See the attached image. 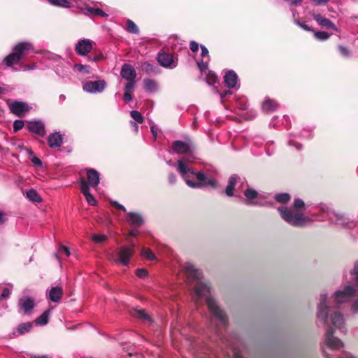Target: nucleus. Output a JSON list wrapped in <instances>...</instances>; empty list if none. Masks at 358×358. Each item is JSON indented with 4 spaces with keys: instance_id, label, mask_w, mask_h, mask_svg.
I'll return each instance as SVG.
<instances>
[{
    "instance_id": "nucleus-20",
    "label": "nucleus",
    "mask_w": 358,
    "mask_h": 358,
    "mask_svg": "<svg viewBox=\"0 0 358 358\" xmlns=\"http://www.w3.org/2000/svg\"><path fill=\"white\" fill-rule=\"evenodd\" d=\"M63 294V289L61 287H52L47 293L48 299L52 302H58Z\"/></svg>"
},
{
    "instance_id": "nucleus-9",
    "label": "nucleus",
    "mask_w": 358,
    "mask_h": 358,
    "mask_svg": "<svg viewBox=\"0 0 358 358\" xmlns=\"http://www.w3.org/2000/svg\"><path fill=\"white\" fill-rule=\"evenodd\" d=\"M157 59L159 64L166 69H173L178 65L177 60L170 53L160 52L158 54Z\"/></svg>"
},
{
    "instance_id": "nucleus-41",
    "label": "nucleus",
    "mask_w": 358,
    "mask_h": 358,
    "mask_svg": "<svg viewBox=\"0 0 358 358\" xmlns=\"http://www.w3.org/2000/svg\"><path fill=\"white\" fill-rule=\"evenodd\" d=\"M131 117L138 123L143 122V117L140 112L137 110H131L130 112Z\"/></svg>"
},
{
    "instance_id": "nucleus-30",
    "label": "nucleus",
    "mask_w": 358,
    "mask_h": 358,
    "mask_svg": "<svg viewBox=\"0 0 358 358\" xmlns=\"http://www.w3.org/2000/svg\"><path fill=\"white\" fill-rule=\"evenodd\" d=\"M51 5L62 7V8H69L71 7V2L68 0H47Z\"/></svg>"
},
{
    "instance_id": "nucleus-38",
    "label": "nucleus",
    "mask_w": 358,
    "mask_h": 358,
    "mask_svg": "<svg viewBox=\"0 0 358 358\" xmlns=\"http://www.w3.org/2000/svg\"><path fill=\"white\" fill-rule=\"evenodd\" d=\"M350 275L353 278L355 282L358 285V262H355L353 268L350 270Z\"/></svg>"
},
{
    "instance_id": "nucleus-57",
    "label": "nucleus",
    "mask_w": 358,
    "mask_h": 358,
    "mask_svg": "<svg viewBox=\"0 0 358 358\" xmlns=\"http://www.w3.org/2000/svg\"><path fill=\"white\" fill-rule=\"evenodd\" d=\"M285 1H288L290 3L292 6H298L302 1V0H285Z\"/></svg>"
},
{
    "instance_id": "nucleus-64",
    "label": "nucleus",
    "mask_w": 358,
    "mask_h": 358,
    "mask_svg": "<svg viewBox=\"0 0 358 358\" xmlns=\"http://www.w3.org/2000/svg\"><path fill=\"white\" fill-rule=\"evenodd\" d=\"M138 234V231H135V230H131L129 231V235L131 236H136Z\"/></svg>"
},
{
    "instance_id": "nucleus-59",
    "label": "nucleus",
    "mask_w": 358,
    "mask_h": 358,
    "mask_svg": "<svg viewBox=\"0 0 358 358\" xmlns=\"http://www.w3.org/2000/svg\"><path fill=\"white\" fill-rule=\"evenodd\" d=\"M151 132H152L154 138H155L157 135V129L155 127V126L151 127Z\"/></svg>"
},
{
    "instance_id": "nucleus-19",
    "label": "nucleus",
    "mask_w": 358,
    "mask_h": 358,
    "mask_svg": "<svg viewBox=\"0 0 358 358\" xmlns=\"http://www.w3.org/2000/svg\"><path fill=\"white\" fill-rule=\"evenodd\" d=\"M87 183L89 187H96L99 185L100 182L99 173L95 169H90L87 170Z\"/></svg>"
},
{
    "instance_id": "nucleus-40",
    "label": "nucleus",
    "mask_w": 358,
    "mask_h": 358,
    "mask_svg": "<svg viewBox=\"0 0 358 358\" xmlns=\"http://www.w3.org/2000/svg\"><path fill=\"white\" fill-rule=\"evenodd\" d=\"M215 92L218 94L220 99L221 101H222V102H224L226 99H229V96L233 95V92H234V91H231V90L215 91Z\"/></svg>"
},
{
    "instance_id": "nucleus-29",
    "label": "nucleus",
    "mask_w": 358,
    "mask_h": 358,
    "mask_svg": "<svg viewBox=\"0 0 358 358\" xmlns=\"http://www.w3.org/2000/svg\"><path fill=\"white\" fill-rule=\"evenodd\" d=\"M126 30L129 33L134 34H139V29L137 27V25L131 20L128 19L126 21Z\"/></svg>"
},
{
    "instance_id": "nucleus-32",
    "label": "nucleus",
    "mask_w": 358,
    "mask_h": 358,
    "mask_svg": "<svg viewBox=\"0 0 358 358\" xmlns=\"http://www.w3.org/2000/svg\"><path fill=\"white\" fill-rule=\"evenodd\" d=\"M291 199L290 195L288 193H280L277 194L275 196V199L277 202L281 203H287Z\"/></svg>"
},
{
    "instance_id": "nucleus-44",
    "label": "nucleus",
    "mask_w": 358,
    "mask_h": 358,
    "mask_svg": "<svg viewBox=\"0 0 358 358\" xmlns=\"http://www.w3.org/2000/svg\"><path fill=\"white\" fill-rule=\"evenodd\" d=\"M196 63H197V66H198L199 69L201 72L206 71L208 69V63L207 61L201 60V61H198Z\"/></svg>"
},
{
    "instance_id": "nucleus-54",
    "label": "nucleus",
    "mask_w": 358,
    "mask_h": 358,
    "mask_svg": "<svg viewBox=\"0 0 358 358\" xmlns=\"http://www.w3.org/2000/svg\"><path fill=\"white\" fill-rule=\"evenodd\" d=\"M329 0H310L315 6L326 4Z\"/></svg>"
},
{
    "instance_id": "nucleus-18",
    "label": "nucleus",
    "mask_w": 358,
    "mask_h": 358,
    "mask_svg": "<svg viewBox=\"0 0 358 358\" xmlns=\"http://www.w3.org/2000/svg\"><path fill=\"white\" fill-rule=\"evenodd\" d=\"M279 107V103L270 98H266L262 103V109L264 113H271L275 111Z\"/></svg>"
},
{
    "instance_id": "nucleus-43",
    "label": "nucleus",
    "mask_w": 358,
    "mask_h": 358,
    "mask_svg": "<svg viewBox=\"0 0 358 358\" xmlns=\"http://www.w3.org/2000/svg\"><path fill=\"white\" fill-rule=\"evenodd\" d=\"M107 239V237L103 234H94L92 236V240L96 243H101L104 242Z\"/></svg>"
},
{
    "instance_id": "nucleus-6",
    "label": "nucleus",
    "mask_w": 358,
    "mask_h": 358,
    "mask_svg": "<svg viewBox=\"0 0 358 358\" xmlns=\"http://www.w3.org/2000/svg\"><path fill=\"white\" fill-rule=\"evenodd\" d=\"M34 50V46L29 42H21L17 43L13 48V52L4 58L6 64L11 66L15 64H17L22 57Z\"/></svg>"
},
{
    "instance_id": "nucleus-26",
    "label": "nucleus",
    "mask_w": 358,
    "mask_h": 358,
    "mask_svg": "<svg viewBox=\"0 0 358 358\" xmlns=\"http://www.w3.org/2000/svg\"><path fill=\"white\" fill-rule=\"evenodd\" d=\"M57 74L61 77L64 81L71 80L70 69L68 66H60L57 68Z\"/></svg>"
},
{
    "instance_id": "nucleus-23",
    "label": "nucleus",
    "mask_w": 358,
    "mask_h": 358,
    "mask_svg": "<svg viewBox=\"0 0 358 358\" xmlns=\"http://www.w3.org/2000/svg\"><path fill=\"white\" fill-rule=\"evenodd\" d=\"M19 305L24 313L28 314L34 307V301L30 298H22L20 299Z\"/></svg>"
},
{
    "instance_id": "nucleus-2",
    "label": "nucleus",
    "mask_w": 358,
    "mask_h": 358,
    "mask_svg": "<svg viewBox=\"0 0 358 358\" xmlns=\"http://www.w3.org/2000/svg\"><path fill=\"white\" fill-rule=\"evenodd\" d=\"M192 143L188 141H175L172 143L173 151L179 155H187L186 157L177 162V169L187 186L193 189H201L206 187L215 188L216 180L203 172H195L187 162L193 160L192 156Z\"/></svg>"
},
{
    "instance_id": "nucleus-31",
    "label": "nucleus",
    "mask_w": 358,
    "mask_h": 358,
    "mask_svg": "<svg viewBox=\"0 0 358 358\" xmlns=\"http://www.w3.org/2000/svg\"><path fill=\"white\" fill-rule=\"evenodd\" d=\"M50 315V310L45 311L42 315H41L36 320V324L38 325H45L48 322Z\"/></svg>"
},
{
    "instance_id": "nucleus-17",
    "label": "nucleus",
    "mask_w": 358,
    "mask_h": 358,
    "mask_svg": "<svg viewBox=\"0 0 358 358\" xmlns=\"http://www.w3.org/2000/svg\"><path fill=\"white\" fill-rule=\"evenodd\" d=\"M80 189L87 203L91 206H96V201L94 196L90 193L88 184L84 179L80 180Z\"/></svg>"
},
{
    "instance_id": "nucleus-5",
    "label": "nucleus",
    "mask_w": 358,
    "mask_h": 358,
    "mask_svg": "<svg viewBox=\"0 0 358 358\" xmlns=\"http://www.w3.org/2000/svg\"><path fill=\"white\" fill-rule=\"evenodd\" d=\"M317 209L318 215L315 218L317 221L329 220L331 223L343 228H352L355 226V223L349 218L343 215L336 213L327 204L321 203L317 207Z\"/></svg>"
},
{
    "instance_id": "nucleus-7",
    "label": "nucleus",
    "mask_w": 358,
    "mask_h": 358,
    "mask_svg": "<svg viewBox=\"0 0 358 358\" xmlns=\"http://www.w3.org/2000/svg\"><path fill=\"white\" fill-rule=\"evenodd\" d=\"M121 76L128 80L124 90H133L135 86L134 80L136 76V70L133 66L129 64H124L122 66Z\"/></svg>"
},
{
    "instance_id": "nucleus-1",
    "label": "nucleus",
    "mask_w": 358,
    "mask_h": 358,
    "mask_svg": "<svg viewBox=\"0 0 358 358\" xmlns=\"http://www.w3.org/2000/svg\"><path fill=\"white\" fill-rule=\"evenodd\" d=\"M345 279L351 285L346 286L343 290L335 292L331 299H329L326 294H321L316 313L317 317L320 320L327 324L329 322L335 329L344 334L348 330L345 325V318L340 312L343 304L350 303L351 312L353 314H358V295L353 287V286L358 287V285L350 275V272L345 275Z\"/></svg>"
},
{
    "instance_id": "nucleus-22",
    "label": "nucleus",
    "mask_w": 358,
    "mask_h": 358,
    "mask_svg": "<svg viewBox=\"0 0 358 358\" xmlns=\"http://www.w3.org/2000/svg\"><path fill=\"white\" fill-rule=\"evenodd\" d=\"M62 140V136L59 133L55 132L50 135L48 142L51 148H57L61 146Z\"/></svg>"
},
{
    "instance_id": "nucleus-12",
    "label": "nucleus",
    "mask_w": 358,
    "mask_h": 358,
    "mask_svg": "<svg viewBox=\"0 0 358 358\" xmlns=\"http://www.w3.org/2000/svg\"><path fill=\"white\" fill-rule=\"evenodd\" d=\"M8 106L10 112L17 116H22L29 110L28 105L22 101H13Z\"/></svg>"
},
{
    "instance_id": "nucleus-13",
    "label": "nucleus",
    "mask_w": 358,
    "mask_h": 358,
    "mask_svg": "<svg viewBox=\"0 0 358 358\" xmlns=\"http://www.w3.org/2000/svg\"><path fill=\"white\" fill-rule=\"evenodd\" d=\"M224 82L226 87L229 89H238L240 87L238 75L233 70H229L226 72L224 76Z\"/></svg>"
},
{
    "instance_id": "nucleus-55",
    "label": "nucleus",
    "mask_w": 358,
    "mask_h": 358,
    "mask_svg": "<svg viewBox=\"0 0 358 358\" xmlns=\"http://www.w3.org/2000/svg\"><path fill=\"white\" fill-rule=\"evenodd\" d=\"M200 48H201V56H203V57H205V56L208 57V50L206 48V47L204 46L203 45H201Z\"/></svg>"
},
{
    "instance_id": "nucleus-50",
    "label": "nucleus",
    "mask_w": 358,
    "mask_h": 358,
    "mask_svg": "<svg viewBox=\"0 0 358 358\" xmlns=\"http://www.w3.org/2000/svg\"><path fill=\"white\" fill-rule=\"evenodd\" d=\"M110 203L115 207L118 210H123L124 212H127V210L126 208L120 203H119L118 202L115 201H110Z\"/></svg>"
},
{
    "instance_id": "nucleus-47",
    "label": "nucleus",
    "mask_w": 358,
    "mask_h": 358,
    "mask_svg": "<svg viewBox=\"0 0 358 358\" xmlns=\"http://www.w3.org/2000/svg\"><path fill=\"white\" fill-rule=\"evenodd\" d=\"M338 49H339V51H340L341 54L343 56H344L345 57H350V51L348 50V49L346 47H345L343 45H339L338 46Z\"/></svg>"
},
{
    "instance_id": "nucleus-8",
    "label": "nucleus",
    "mask_w": 358,
    "mask_h": 358,
    "mask_svg": "<svg viewBox=\"0 0 358 358\" xmlns=\"http://www.w3.org/2000/svg\"><path fill=\"white\" fill-rule=\"evenodd\" d=\"M135 250L132 248L122 246L117 252L115 262L123 266H127Z\"/></svg>"
},
{
    "instance_id": "nucleus-14",
    "label": "nucleus",
    "mask_w": 358,
    "mask_h": 358,
    "mask_svg": "<svg viewBox=\"0 0 358 358\" xmlns=\"http://www.w3.org/2000/svg\"><path fill=\"white\" fill-rule=\"evenodd\" d=\"M311 15L320 27L338 31V27L330 20L323 17L320 13H313Z\"/></svg>"
},
{
    "instance_id": "nucleus-25",
    "label": "nucleus",
    "mask_w": 358,
    "mask_h": 358,
    "mask_svg": "<svg viewBox=\"0 0 358 358\" xmlns=\"http://www.w3.org/2000/svg\"><path fill=\"white\" fill-rule=\"evenodd\" d=\"M238 180H241V178L236 175L231 176L229 178L228 185L225 189V193L227 196H234V190L235 188V185L237 183Z\"/></svg>"
},
{
    "instance_id": "nucleus-45",
    "label": "nucleus",
    "mask_w": 358,
    "mask_h": 358,
    "mask_svg": "<svg viewBox=\"0 0 358 358\" xmlns=\"http://www.w3.org/2000/svg\"><path fill=\"white\" fill-rule=\"evenodd\" d=\"M24 126V122L20 120H16L13 122V129L15 131H17L21 129H22Z\"/></svg>"
},
{
    "instance_id": "nucleus-10",
    "label": "nucleus",
    "mask_w": 358,
    "mask_h": 358,
    "mask_svg": "<svg viewBox=\"0 0 358 358\" xmlns=\"http://www.w3.org/2000/svg\"><path fill=\"white\" fill-rule=\"evenodd\" d=\"M247 200V204L253 206H264L266 202L263 201L262 196L255 189L248 188L244 192Z\"/></svg>"
},
{
    "instance_id": "nucleus-16",
    "label": "nucleus",
    "mask_w": 358,
    "mask_h": 358,
    "mask_svg": "<svg viewBox=\"0 0 358 358\" xmlns=\"http://www.w3.org/2000/svg\"><path fill=\"white\" fill-rule=\"evenodd\" d=\"M184 270L189 278L199 280L202 277V273L189 262L185 263Z\"/></svg>"
},
{
    "instance_id": "nucleus-21",
    "label": "nucleus",
    "mask_w": 358,
    "mask_h": 358,
    "mask_svg": "<svg viewBox=\"0 0 358 358\" xmlns=\"http://www.w3.org/2000/svg\"><path fill=\"white\" fill-rule=\"evenodd\" d=\"M106 83L104 80L88 81L83 85V90H104Z\"/></svg>"
},
{
    "instance_id": "nucleus-33",
    "label": "nucleus",
    "mask_w": 358,
    "mask_h": 358,
    "mask_svg": "<svg viewBox=\"0 0 358 358\" xmlns=\"http://www.w3.org/2000/svg\"><path fill=\"white\" fill-rule=\"evenodd\" d=\"M141 254L142 257L148 260H155L156 259V256L152 251L147 248H143Z\"/></svg>"
},
{
    "instance_id": "nucleus-62",
    "label": "nucleus",
    "mask_w": 358,
    "mask_h": 358,
    "mask_svg": "<svg viewBox=\"0 0 358 358\" xmlns=\"http://www.w3.org/2000/svg\"><path fill=\"white\" fill-rule=\"evenodd\" d=\"M96 15H99V16H101V17H108V14L106 13L103 10H102L101 9L99 10V12L98 13V14Z\"/></svg>"
},
{
    "instance_id": "nucleus-42",
    "label": "nucleus",
    "mask_w": 358,
    "mask_h": 358,
    "mask_svg": "<svg viewBox=\"0 0 358 358\" xmlns=\"http://www.w3.org/2000/svg\"><path fill=\"white\" fill-rule=\"evenodd\" d=\"M27 153L31 156L32 157L31 158V161L36 165V166H41L43 163H42V161L38 158L37 157H35L34 155V152L32 150H29V149H27Z\"/></svg>"
},
{
    "instance_id": "nucleus-60",
    "label": "nucleus",
    "mask_w": 358,
    "mask_h": 358,
    "mask_svg": "<svg viewBox=\"0 0 358 358\" xmlns=\"http://www.w3.org/2000/svg\"><path fill=\"white\" fill-rule=\"evenodd\" d=\"M301 136L304 138L310 137L311 136V132L308 131H303Z\"/></svg>"
},
{
    "instance_id": "nucleus-63",
    "label": "nucleus",
    "mask_w": 358,
    "mask_h": 358,
    "mask_svg": "<svg viewBox=\"0 0 358 358\" xmlns=\"http://www.w3.org/2000/svg\"><path fill=\"white\" fill-rule=\"evenodd\" d=\"M4 216H5L4 214L1 211H0V224L4 223V222H5Z\"/></svg>"
},
{
    "instance_id": "nucleus-34",
    "label": "nucleus",
    "mask_w": 358,
    "mask_h": 358,
    "mask_svg": "<svg viewBox=\"0 0 358 358\" xmlns=\"http://www.w3.org/2000/svg\"><path fill=\"white\" fill-rule=\"evenodd\" d=\"M132 315L143 320L150 321V316L143 310H134Z\"/></svg>"
},
{
    "instance_id": "nucleus-27",
    "label": "nucleus",
    "mask_w": 358,
    "mask_h": 358,
    "mask_svg": "<svg viewBox=\"0 0 358 358\" xmlns=\"http://www.w3.org/2000/svg\"><path fill=\"white\" fill-rule=\"evenodd\" d=\"M73 69L74 71L82 74H89L90 73V66L89 65L75 64Z\"/></svg>"
},
{
    "instance_id": "nucleus-4",
    "label": "nucleus",
    "mask_w": 358,
    "mask_h": 358,
    "mask_svg": "<svg viewBox=\"0 0 358 358\" xmlns=\"http://www.w3.org/2000/svg\"><path fill=\"white\" fill-rule=\"evenodd\" d=\"M193 299L196 304L200 299H206L208 309L224 325H226L227 318L225 313L217 305L216 301L210 295V287L207 283L199 282L194 287Z\"/></svg>"
},
{
    "instance_id": "nucleus-15",
    "label": "nucleus",
    "mask_w": 358,
    "mask_h": 358,
    "mask_svg": "<svg viewBox=\"0 0 358 358\" xmlns=\"http://www.w3.org/2000/svg\"><path fill=\"white\" fill-rule=\"evenodd\" d=\"M27 128L30 132L40 136H43L45 134L44 124L41 121L30 122Z\"/></svg>"
},
{
    "instance_id": "nucleus-48",
    "label": "nucleus",
    "mask_w": 358,
    "mask_h": 358,
    "mask_svg": "<svg viewBox=\"0 0 358 358\" xmlns=\"http://www.w3.org/2000/svg\"><path fill=\"white\" fill-rule=\"evenodd\" d=\"M136 274L138 277L141 278H144L147 276L148 275V272L144 268H138L136 271Z\"/></svg>"
},
{
    "instance_id": "nucleus-46",
    "label": "nucleus",
    "mask_w": 358,
    "mask_h": 358,
    "mask_svg": "<svg viewBox=\"0 0 358 358\" xmlns=\"http://www.w3.org/2000/svg\"><path fill=\"white\" fill-rule=\"evenodd\" d=\"M288 145L290 146H294L297 150H301L302 145L300 143L295 141L294 138H290L288 141Z\"/></svg>"
},
{
    "instance_id": "nucleus-39",
    "label": "nucleus",
    "mask_w": 358,
    "mask_h": 358,
    "mask_svg": "<svg viewBox=\"0 0 358 358\" xmlns=\"http://www.w3.org/2000/svg\"><path fill=\"white\" fill-rule=\"evenodd\" d=\"M314 36L319 41H326L330 37V34L324 31H315Z\"/></svg>"
},
{
    "instance_id": "nucleus-52",
    "label": "nucleus",
    "mask_w": 358,
    "mask_h": 358,
    "mask_svg": "<svg viewBox=\"0 0 358 358\" xmlns=\"http://www.w3.org/2000/svg\"><path fill=\"white\" fill-rule=\"evenodd\" d=\"M294 22L298 25L300 27H301L302 29H303L304 30H306V31H310L311 29L305 23H301L300 22L299 20H294Z\"/></svg>"
},
{
    "instance_id": "nucleus-56",
    "label": "nucleus",
    "mask_w": 358,
    "mask_h": 358,
    "mask_svg": "<svg viewBox=\"0 0 358 358\" xmlns=\"http://www.w3.org/2000/svg\"><path fill=\"white\" fill-rule=\"evenodd\" d=\"M169 181L170 184L173 185L176 182V178L173 173H170L169 176Z\"/></svg>"
},
{
    "instance_id": "nucleus-11",
    "label": "nucleus",
    "mask_w": 358,
    "mask_h": 358,
    "mask_svg": "<svg viewBox=\"0 0 358 358\" xmlns=\"http://www.w3.org/2000/svg\"><path fill=\"white\" fill-rule=\"evenodd\" d=\"M93 43L91 40L83 38L76 44L75 51L80 56H85L91 51Z\"/></svg>"
},
{
    "instance_id": "nucleus-61",
    "label": "nucleus",
    "mask_w": 358,
    "mask_h": 358,
    "mask_svg": "<svg viewBox=\"0 0 358 358\" xmlns=\"http://www.w3.org/2000/svg\"><path fill=\"white\" fill-rule=\"evenodd\" d=\"M131 127L134 128V129L135 130V131H136V132H137V131H138V124H137L136 122H133V121H131Z\"/></svg>"
},
{
    "instance_id": "nucleus-37",
    "label": "nucleus",
    "mask_w": 358,
    "mask_h": 358,
    "mask_svg": "<svg viewBox=\"0 0 358 358\" xmlns=\"http://www.w3.org/2000/svg\"><path fill=\"white\" fill-rule=\"evenodd\" d=\"M100 8H92L88 6H85L83 8V12L85 15H96L99 12Z\"/></svg>"
},
{
    "instance_id": "nucleus-3",
    "label": "nucleus",
    "mask_w": 358,
    "mask_h": 358,
    "mask_svg": "<svg viewBox=\"0 0 358 358\" xmlns=\"http://www.w3.org/2000/svg\"><path fill=\"white\" fill-rule=\"evenodd\" d=\"M305 209L306 204L299 198L294 199L290 208L284 206L278 208L282 219L287 224L295 227H303L316 221L315 218L318 214L314 213L310 215L311 216L306 215L301 211Z\"/></svg>"
},
{
    "instance_id": "nucleus-49",
    "label": "nucleus",
    "mask_w": 358,
    "mask_h": 358,
    "mask_svg": "<svg viewBox=\"0 0 358 358\" xmlns=\"http://www.w3.org/2000/svg\"><path fill=\"white\" fill-rule=\"evenodd\" d=\"M11 292V289L8 287H5L3 289L2 294L0 296V299H4L6 298H8Z\"/></svg>"
},
{
    "instance_id": "nucleus-28",
    "label": "nucleus",
    "mask_w": 358,
    "mask_h": 358,
    "mask_svg": "<svg viewBox=\"0 0 358 358\" xmlns=\"http://www.w3.org/2000/svg\"><path fill=\"white\" fill-rule=\"evenodd\" d=\"M27 197L31 201L41 202L42 199L38 193L34 189H30L26 192Z\"/></svg>"
},
{
    "instance_id": "nucleus-35",
    "label": "nucleus",
    "mask_w": 358,
    "mask_h": 358,
    "mask_svg": "<svg viewBox=\"0 0 358 358\" xmlns=\"http://www.w3.org/2000/svg\"><path fill=\"white\" fill-rule=\"evenodd\" d=\"M144 86L145 90H157L158 88L157 82L152 79H145Z\"/></svg>"
},
{
    "instance_id": "nucleus-58",
    "label": "nucleus",
    "mask_w": 358,
    "mask_h": 358,
    "mask_svg": "<svg viewBox=\"0 0 358 358\" xmlns=\"http://www.w3.org/2000/svg\"><path fill=\"white\" fill-rule=\"evenodd\" d=\"M60 250L62 252H63L66 256H69L70 255V250H69V249L67 247L62 246L60 248Z\"/></svg>"
},
{
    "instance_id": "nucleus-53",
    "label": "nucleus",
    "mask_w": 358,
    "mask_h": 358,
    "mask_svg": "<svg viewBox=\"0 0 358 358\" xmlns=\"http://www.w3.org/2000/svg\"><path fill=\"white\" fill-rule=\"evenodd\" d=\"M123 98L126 103H129L130 101L132 100V95L129 92V91H126Z\"/></svg>"
},
{
    "instance_id": "nucleus-36",
    "label": "nucleus",
    "mask_w": 358,
    "mask_h": 358,
    "mask_svg": "<svg viewBox=\"0 0 358 358\" xmlns=\"http://www.w3.org/2000/svg\"><path fill=\"white\" fill-rule=\"evenodd\" d=\"M32 325L31 323H22L17 327V331L20 334H25L31 330Z\"/></svg>"
},
{
    "instance_id": "nucleus-24",
    "label": "nucleus",
    "mask_w": 358,
    "mask_h": 358,
    "mask_svg": "<svg viewBox=\"0 0 358 358\" xmlns=\"http://www.w3.org/2000/svg\"><path fill=\"white\" fill-rule=\"evenodd\" d=\"M127 222L135 227H140L143 223L142 216L136 213H129L127 216Z\"/></svg>"
},
{
    "instance_id": "nucleus-51",
    "label": "nucleus",
    "mask_w": 358,
    "mask_h": 358,
    "mask_svg": "<svg viewBox=\"0 0 358 358\" xmlns=\"http://www.w3.org/2000/svg\"><path fill=\"white\" fill-rule=\"evenodd\" d=\"M189 48L192 52H196L199 50V44L196 41H192L189 43Z\"/></svg>"
}]
</instances>
